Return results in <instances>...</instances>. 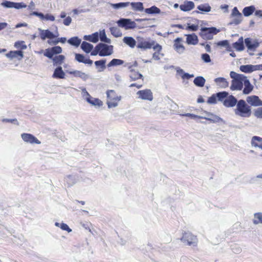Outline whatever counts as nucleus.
<instances>
[{
	"label": "nucleus",
	"instance_id": "052dcab7",
	"mask_svg": "<svg viewBox=\"0 0 262 262\" xmlns=\"http://www.w3.org/2000/svg\"><path fill=\"white\" fill-rule=\"evenodd\" d=\"M60 228L63 230L68 231L69 233L72 232V229H70L68 225L65 223H61Z\"/></svg>",
	"mask_w": 262,
	"mask_h": 262
},
{
	"label": "nucleus",
	"instance_id": "ddd939ff",
	"mask_svg": "<svg viewBox=\"0 0 262 262\" xmlns=\"http://www.w3.org/2000/svg\"><path fill=\"white\" fill-rule=\"evenodd\" d=\"M38 30L40 31V36L42 40H44L46 38L53 39L57 37V35H54L49 30H42L40 28H38Z\"/></svg>",
	"mask_w": 262,
	"mask_h": 262
},
{
	"label": "nucleus",
	"instance_id": "e2e57ef3",
	"mask_svg": "<svg viewBox=\"0 0 262 262\" xmlns=\"http://www.w3.org/2000/svg\"><path fill=\"white\" fill-rule=\"evenodd\" d=\"M99 54H100V51H99V48H98V45H97L94 49L91 52V55L92 56H96L97 55H99Z\"/></svg>",
	"mask_w": 262,
	"mask_h": 262
},
{
	"label": "nucleus",
	"instance_id": "603ef678",
	"mask_svg": "<svg viewBox=\"0 0 262 262\" xmlns=\"http://www.w3.org/2000/svg\"><path fill=\"white\" fill-rule=\"evenodd\" d=\"M187 25H188L186 28V29L189 31H196L199 28V26L198 25H191L190 24H188Z\"/></svg>",
	"mask_w": 262,
	"mask_h": 262
},
{
	"label": "nucleus",
	"instance_id": "6e6d98bb",
	"mask_svg": "<svg viewBox=\"0 0 262 262\" xmlns=\"http://www.w3.org/2000/svg\"><path fill=\"white\" fill-rule=\"evenodd\" d=\"M14 46L17 48H20L22 50H25L27 48V46L24 44V42L17 41L15 43Z\"/></svg>",
	"mask_w": 262,
	"mask_h": 262
},
{
	"label": "nucleus",
	"instance_id": "aec40b11",
	"mask_svg": "<svg viewBox=\"0 0 262 262\" xmlns=\"http://www.w3.org/2000/svg\"><path fill=\"white\" fill-rule=\"evenodd\" d=\"M75 59L79 62L85 64L92 65L93 63V61L90 58H86L83 55L79 53L75 54Z\"/></svg>",
	"mask_w": 262,
	"mask_h": 262
},
{
	"label": "nucleus",
	"instance_id": "473e14b6",
	"mask_svg": "<svg viewBox=\"0 0 262 262\" xmlns=\"http://www.w3.org/2000/svg\"><path fill=\"white\" fill-rule=\"evenodd\" d=\"M93 45L86 42L83 41L81 45V49L86 53H89L93 49Z\"/></svg>",
	"mask_w": 262,
	"mask_h": 262
},
{
	"label": "nucleus",
	"instance_id": "dca6fc26",
	"mask_svg": "<svg viewBox=\"0 0 262 262\" xmlns=\"http://www.w3.org/2000/svg\"><path fill=\"white\" fill-rule=\"evenodd\" d=\"M247 102L250 105L254 106H262V101L257 96H248L247 98Z\"/></svg>",
	"mask_w": 262,
	"mask_h": 262
},
{
	"label": "nucleus",
	"instance_id": "9b49d317",
	"mask_svg": "<svg viewBox=\"0 0 262 262\" xmlns=\"http://www.w3.org/2000/svg\"><path fill=\"white\" fill-rule=\"evenodd\" d=\"M22 139L24 142L30 144H40L41 142L33 135L28 133H23L21 135Z\"/></svg>",
	"mask_w": 262,
	"mask_h": 262
},
{
	"label": "nucleus",
	"instance_id": "0e129e2a",
	"mask_svg": "<svg viewBox=\"0 0 262 262\" xmlns=\"http://www.w3.org/2000/svg\"><path fill=\"white\" fill-rule=\"evenodd\" d=\"M2 121L4 122H10V123H13L14 124H16V125L18 124V122L17 119H3Z\"/></svg>",
	"mask_w": 262,
	"mask_h": 262
},
{
	"label": "nucleus",
	"instance_id": "f8f14e48",
	"mask_svg": "<svg viewBox=\"0 0 262 262\" xmlns=\"http://www.w3.org/2000/svg\"><path fill=\"white\" fill-rule=\"evenodd\" d=\"M137 95L143 100L151 101L153 99L152 93L151 91L148 89L139 91L137 92Z\"/></svg>",
	"mask_w": 262,
	"mask_h": 262
},
{
	"label": "nucleus",
	"instance_id": "09e8293b",
	"mask_svg": "<svg viewBox=\"0 0 262 262\" xmlns=\"http://www.w3.org/2000/svg\"><path fill=\"white\" fill-rule=\"evenodd\" d=\"M110 31L111 34L116 37H118L122 36V33L121 31L117 27L110 28Z\"/></svg>",
	"mask_w": 262,
	"mask_h": 262
},
{
	"label": "nucleus",
	"instance_id": "1a4fd4ad",
	"mask_svg": "<svg viewBox=\"0 0 262 262\" xmlns=\"http://www.w3.org/2000/svg\"><path fill=\"white\" fill-rule=\"evenodd\" d=\"M1 5L5 8L8 9L15 8L16 9H20L27 7V5L24 3H15L7 0H4L1 4Z\"/></svg>",
	"mask_w": 262,
	"mask_h": 262
},
{
	"label": "nucleus",
	"instance_id": "58836bf2",
	"mask_svg": "<svg viewBox=\"0 0 262 262\" xmlns=\"http://www.w3.org/2000/svg\"><path fill=\"white\" fill-rule=\"evenodd\" d=\"M130 4V2H121L116 4L110 3V5L112 8L115 9H119L128 6Z\"/></svg>",
	"mask_w": 262,
	"mask_h": 262
},
{
	"label": "nucleus",
	"instance_id": "4468645a",
	"mask_svg": "<svg viewBox=\"0 0 262 262\" xmlns=\"http://www.w3.org/2000/svg\"><path fill=\"white\" fill-rule=\"evenodd\" d=\"M237 102L238 101L234 96L229 95L227 96L226 98L224 100L223 104L227 107H232L237 104Z\"/></svg>",
	"mask_w": 262,
	"mask_h": 262
},
{
	"label": "nucleus",
	"instance_id": "de8ad7c7",
	"mask_svg": "<svg viewBox=\"0 0 262 262\" xmlns=\"http://www.w3.org/2000/svg\"><path fill=\"white\" fill-rule=\"evenodd\" d=\"M197 9L202 12H209L211 11V8L208 4H204L199 5Z\"/></svg>",
	"mask_w": 262,
	"mask_h": 262
},
{
	"label": "nucleus",
	"instance_id": "79ce46f5",
	"mask_svg": "<svg viewBox=\"0 0 262 262\" xmlns=\"http://www.w3.org/2000/svg\"><path fill=\"white\" fill-rule=\"evenodd\" d=\"M105 59H102L100 60H97L95 62V64L97 68H100V70H98L99 72L103 71L105 69Z\"/></svg>",
	"mask_w": 262,
	"mask_h": 262
},
{
	"label": "nucleus",
	"instance_id": "49530a36",
	"mask_svg": "<svg viewBox=\"0 0 262 262\" xmlns=\"http://www.w3.org/2000/svg\"><path fill=\"white\" fill-rule=\"evenodd\" d=\"M215 95L218 100L223 102L224 100L226 98L227 96H228L229 94L227 92L223 91L217 93Z\"/></svg>",
	"mask_w": 262,
	"mask_h": 262
},
{
	"label": "nucleus",
	"instance_id": "680f3d73",
	"mask_svg": "<svg viewBox=\"0 0 262 262\" xmlns=\"http://www.w3.org/2000/svg\"><path fill=\"white\" fill-rule=\"evenodd\" d=\"M182 116H186L191 118L192 119H196V118H201V116H198L193 114L190 113H186L183 114H180Z\"/></svg>",
	"mask_w": 262,
	"mask_h": 262
},
{
	"label": "nucleus",
	"instance_id": "6ab92c4d",
	"mask_svg": "<svg viewBox=\"0 0 262 262\" xmlns=\"http://www.w3.org/2000/svg\"><path fill=\"white\" fill-rule=\"evenodd\" d=\"M70 74L73 75L75 77H79L82 79L83 80H86L89 76L88 74H85L84 72H82L80 71L74 70L71 71H67Z\"/></svg>",
	"mask_w": 262,
	"mask_h": 262
},
{
	"label": "nucleus",
	"instance_id": "bf43d9fd",
	"mask_svg": "<svg viewBox=\"0 0 262 262\" xmlns=\"http://www.w3.org/2000/svg\"><path fill=\"white\" fill-rule=\"evenodd\" d=\"M202 60L206 63L209 62L211 61L210 57L209 54L207 53H204L202 54Z\"/></svg>",
	"mask_w": 262,
	"mask_h": 262
},
{
	"label": "nucleus",
	"instance_id": "f3484780",
	"mask_svg": "<svg viewBox=\"0 0 262 262\" xmlns=\"http://www.w3.org/2000/svg\"><path fill=\"white\" fill-rule=\"evenodd\" d=\"M245 43L248 49L251 51H255L259 46V43L258 41L256 40L252 41V39L250 38H246L245 39Z\"/></svg>",
	"mask_w": 262,
	"mask_h": 262
},
{
	"label": "nucleus",
	"instance_id": "774afa93",
	"mask_svg": "<svg viewBox=\"0 0 262 262\" xmlns=\"http://www.w3.org/2000/svg\"><path fill=\"white\" fill-rule=\"evenodd\" d=\"M47 20L54 21L55 20V17L50 14H47L45 15V19Z\"/></svg>",
	"mask_w": 262,
	"mask_h": 262
},
{
	"label": "nucleus",
	"instance_id": "bb28decb",
	"mask_svg": "<svg viewBox=\"0 0 262 262\" xmlns=\"http://www.w3.org/2000/svg\"><path fill=\"white\" fill-rule=\"evenodd\" d=\"M251 145L255 147L262 149V138L258 136H253L251 140Z\"/></svg>",
	"mask_w": 262,
	"mask_h": 262
},
{
	"label": "nucleus",
	"instance_id": "338daca9",
	"mask_svg": "<svg viewBox=\"0 0 262 262\" xmlns=\"http://www.w3.org/2000/svg\"><path fill=\"white\" fill-rule=\"evenodd\" d=\"M72 22V18L70 16H68L63 20V23L66 26H69Z\"/></svg>",
	"mask_w": 262,
	"mask_h": 262
},
{
	"label": "nucleus",
	"instance_id": "37998d69",
	"mask_svg": "<svg viewBox=\"0 0 262 262\" xmlns=\"http://www.w3.org/2000/svg\"><path fill=\"white\" fill-rule=\"evenodd\" d=\"M124 63V61L119 59H113L107 65L108 67H115L122 65Z\"/></svg>",
	"mask_w": 262,
	"mask_h": 262
},
{
	"label": "nucleus",
	"instance_id": "a18cd8bd",
	"mask_svg": "<svg viewBox=\"0 0 262 262\" xmlns=\"http://www.w3.org/2000/svg\"><path fill=\"white\" fill-rule=\"evenodd\" d=\"M99 37L100 38V40L103 42L110 43L111 42V40L110 38H108L106 37L105 32L104 30L100 32V34H99Z\"/></svg>",
	"mask_w": 262,
	"mask_h": 262
},
{
	"label": "nucleus",
	"instance_id": "2eb2a0df",
	"mask_svg": "<svg viewBox=\"0 0 262 262\" xmlns=\"http://www.w3.org/2000/svg\"><path fill=\"white\" fill-rule=\"evenodd\" d=\"M182 38L178 37L174 40L173 48L179 53L182 54L185 51L184 46L181 43Z\"/></svg>",
	"mask_w": 262,
	"mask_h": 262
},
{
	"label": "nucleus",
	"instance_id": "f704fd0d",
	"mask_svg": "<svg viewBox=\"0 0 262 262\" xmlns=\"http://www.w3.org/2000/svg\"><path fill=\"white\" fill-rule=\"evenodd\" d=\"M206 80L202 76H197L194 79V84L198 87H203L204 86Z\"/></svg>",
	"mask_w": 262,
	"mask_h": 262
},
{
	"label": "nucleus",
	"instance_id": "c9c22d12",
	"mask_svg": "<svg viewBox=\"0 0 262 262\" xmlns=\"http://www.w3.org/2000/svg\"><path fill=\"white\" fill-rule=\"evenodd\" d=\"M65 59V56L63 55H59L55 56L53 58L54 66H58L61 64Z\"/></svg>",
	"mask_w": 262,
	"mask_h": 262
},
{
	"label": "nucleus",
	"instance_id": "c756f323",
	"mask_svg": "<svg viewBox=\"0 0 262 262\" xmlns=\"http://www.w3.org/2000/svg\"><path fill=\"white\" fill-rule=\"evenodd\" d=\"M233 47L238 51H242L244 49L243 37H241L238 40L233 43Z\"/></svg>",
	"mask_w": 262,
	"mask_h": 262
},
{
	"label": "nucleus",
	"instance_id": "5701e85b",
	"mask_svg": "<svg viewBox=\"0 0 262 262\" xmlns=\"http://www.w3.org/2000/svg\"><path fill=\"white\" fill-rule=\"evenodd\" d=\"M243 85L245 86L243 91L244 94H249L253 89V86L250 83V81L247 78L246 76L244 79Z\"/></svg>",
	"mask_w": 262,
	"mask_h": 262
},
{
	"label": "nucleus",
	"instance_id": "ea45409f",
	"mask_svg": "<svg viewBox=\"0 0 262 262\" xmlns=\"http://www.w3.org/2000/svg\"><path fill=\"white\" fill-rule=\"evenodd\" d=\"M253 223L255 225L262 224V212H257L254 214Z\"/></svg>",
	"mask_w": 262,
	"mask_h": 262
},
{
	"label": "nucleus",
	"instance_id": "e433bc0d",
	"mask_svg": "<svg viewBox=\"0 0 262 262\" xmlns=\"http://www.w3.org/2000/svg\"><path fill=\"white\" fill-rule=\"evenodd\" d=\"M64 181L67 183L68 186L70 187L73 186L74 184H75V183L76 182V179L75 178V176L69 175L65 178Z\"/></svg>",
	"mask_w": 262,
	"mask_h": 262
},
{
	"label": "nucleus",
	"instance_id": "864d4df0",
	"mask_svg": "<svg viewBox=\"0 0 262 262\" xmlns=\"http://www.w3.org/2000/svg\"><path fill=\"white\" fill-rule=\"evenodd\" d=\"M234 18L232 20L231 22L230 23V25H238L242 20V17L235 16Z\"/></svg>",
	"mask_w": 262,
	"mask_h": 262
},
{
	"label": "nucleus",
	"instance_id": "7ed1b4c3",
	"mask_svg": "<svg viewBox=\"0 0 262 262\" xmlns=\"http://www.w3.org/2000/svg\"><path fill=\"white\" fill-rule=\"evenodd\" d=\"M107 102L108 108L115 107L118 106V103L121 100V96H118L114 90H110L106 92Z\"/></svg>",
	"mask_w": 262,
	"mask_h": 262
},
{
	"label": "nucleus",
	"instance_id": "20e7f679",
	"mask_svg": "<svg viewBox=\"0 0 262 262\" xmlns=\"http://www.w3.org/2000/svg\"><path fill=\"white\" fill-rule=\"evenodd\" d=\"M219 32L215 27H203L201 29L200 36L204 39L210 40L213 38V34H216Z\"/></svg>",
	"mask_w": 262,
	"mask_h": 262
},
{
	"label": "nucleus",
	"instance_id": "8fccbe9b",
	"mask_svg": "<svg viewBox=\"0 0 262 262\" xmlns=\"http://www.w3.org/2000/svg\"><path fill=\"white\" fill-rule=\"evenodd\" d=\"M54 54L53 53L50 48L46 49L44 53L45 56L53 60V58L54 57Z\"/></svg>",
	"mask_w": 262,
	"mask_h": 262
},
{
	"label": "nucleus",
	"instance_id": "6e6552de",
	"mask_svg": "<svg viewBox=\"0 0 262 262\" xmlns=\"http://www.w3.org/2000/svg\"><path fill=\"white\" fill-rule=\"evenodd\" d=\"M137 42V48L142 49H148L152 48L155 42L154 41H149L141 37L136 38Z\"/></svg>",
	"mask_w": 262,
	"mask_h": 262
},
{
	"label": "nucleus",
	"instance_id": "69168bd1",
	"mask_svg": "<svg viewBox=\"0 0 262 262\" xmlns=\"http://www.w3.org/2000/svg\"><path fill=\"white\" fill-rule=\"evenodd\" d=\"M82 91V97L85 98L86 99V98H88V97H90L91 96L89 94V93L87 92L85 88H80Z\"/></svg>",
	"mask_w": 262,
	"mask_h": 262
},
{
	"label": "nucleus",
	"instance_id": "c85d7f7f",
	"mask_svg": "<svg viewBox=\"0 0 262 262\" xmlns=\"http://www.w3.org/2000/svg\"><path fill=\"white\" fill-rule=\"evenodd\" d=\"M123 42L126 44L131 48H134L136 45L137 41L135 39L130 36H125L123 39Z\"/></svg>",
	"mask_w": 262,
	"mask_h": 262
},
{
	"label": "nucleus",
	"instance_id": "39448f33",
	"mask_svg": "<svg viewBox=\"0 0 262 262\" xmlns=\"http://www.w3.org/2000/svg\"><path fill=\"white\" fill-rule=\"evenodd\" d=\"M117 24L119 27L125 30L134 29L137 27L136 23L129 18H120L117 21Z\"/></svg>",
	"mask_w": 262,
	"mask_h": 262
},
{
	"label": "nucleus",
	"instance_id": "b1692460",
	"mask_svg": "<svg viewBox=\"0 0 262 262\" xmlns=\"http://www.w3.org/2000/svg\"><path fill=\"white\" fill-rule=\"evenodd\" d=\"M52 77L57 79H64L65 78V73L63 71L61 67L58 66L55 69Z\"/></svg>",
	"mask_w": 262,
	"mask_h": 262
},
{
	"label": "nucleus",
	"instance_id": "cd10ccee",
	"mask_svg": "<svg viewBox=\"0 0 262 262\" xmlns=\"http://www.w3.org/2000/svg\"><path fill=\"white\" fill-rule=\"evenodd\" d=\"M128 69L130 71V74H129V77L130 78L131 80L133 81L136 80L137 79L142 78L143 75L139 73L138 72H136L134 71L132 69V66H128Z\"/></svg>",
	"mask_w": 262,
	"mask_h": 262
},
{
	"label": "nucleus",
	"instance_id": "7c9ffc66",
	"mask_svg": "<svg viewBox=\"0 0 262 262\" xmlns=\"http://www.w3.org/2000/svg\"><path fill=\"white\" fill-rule=\"evenodd\" d=\"M129 5L134 11L142 12L144 10L143 4L141 2H132Z\"/></svg>",
	"mask_w": 262,
	"mask_h": 262
},
{
	"label": "nucleus",
	"instance_id": "0eeeda50",
	"mask_svg": "<svg viewBox=\"0 0 262 262\" xmlns=\"http://www.w3.org/2000/svg\"><path fill=\"white\" fill-rule=\"evenodd\" d=\"M181 241L187 245L195 246L197 243V238L190 232H185L183 234Z\"/></svg>",
	"mask_w": 262,
	"mask_h": 262
},
{
	"label": "nucleus",
	"instance_id": "13d9d810",
	"mask_svg": "<svg viewBox=\"0 0 262 262\" xmlns=\"http://www.w3.org/2000/svg\"><path fill=\"white\" fill-rule=\"evenodd\" d=\"M216 95L213 94L208 98L207 102L209 104H215L216 103Z\"/></svg>",
	"mask_w": 262,
	"mask_h": 262
},
{
	"label": "nucleus",
	"instance_id": "412c9836",
	"mask_svg": "<svg viewBox=\"0 0 262 262\" xmlns=\"http://www.w3.org/2000/svg\"><path fill=\"white\" fill-rule=\"evenodd\" d=\"M194 7V4L191 1H186L184 4L180 6V9L183 11H189L193 9Z\"/></svg>",
	"mask_w": 262,
	"mask_h": 262
},
{
	"label": "nucleus",
	"instance_id": "3c124183",
	"mask_svg": "<svg viewBox=\"0 0 262 262\" xmlns=\"http://www.w3.org/2000/svg\"><path fill=\"white\" fill-rule=\"evenodd\" d=\"M53 53L55 54H60L62 52V48L59 46H55L50 48Z\"/></svg>",
	"mask_w": 262,
	"mask_h": 262
},
{
	"label": "nucleus",
	"instance_id": "4c0bfd02",
	"mask_svg": "<svg viewBox=\"0 0 262 262\" xmlns=\"http://www.w3.org/2000/svg\"><path fill=\"white\" fill-rule=\"evenodd\" d=\"M144 11L146 13L149 14H159L161 12L160 9L155 6L145 9Z\"/></svg>",
	"mask_w": 262,
	"mask_h": 262
},
{
	"label": "nucleus",
	"instance_id": "5fc2aeb1",
	"mask_svg": "<svg viewBox=\"0 0 262 262\" xmlns=\"http://www.w3.org/2000/svg\"><path fill=\"white\" fill-rule=\"evenodd\" d=\"M232 17L238 16V17H242V14L239 12L237 7H234L232 9V11L231 14Z\"/></svg>",
	"mask_w": 262,
	"mask_h": 262
},
{
	"label": "nucleus",
	"instance_id": "4d7b16f0",
	"mask_svg": "<svg viewBox=\"0 0 262 262\" xmlns=\"http://www.w3.org/2000/svg\"><path fill=\"white\" fill-rule=\"evenodd\" d=\"M254 115L257 118H262V107L255 110Z\"/></svg>",
	"mask_w": 262,
	"mask_h": 262
},
{
	"label": "nucleus",
	"instance_id": "a878e982",
	"mask_svg": "<svg viewBox=\"0 0 262 262\" xmlns=\"http://www.w3.org/2000/svg\"><path fill=\"white\" fill-rule=\"evenodd\" d=\"M186 42L188 45H195L198 42V36L194 34L186 35Z\"/></svg>",
	"mask_w": 262,
	"mask_h": 262
},
{
	"label": "nucleus",
	"instance_id": "393cba45",
	"mask_svg": "<svg viewBox=\"0 0 262 262\" xmlns=\"http://www.w3.org/2000/svg\"><path fill=\"white\" fill-rule=\"evenodd\" d=\"M83 39L93 43H96L99 40V33L95 32L91 35H86L83 36Z\"/></svg>",
	"mask_w": 262,
	"mask_h": 262
},
{
	"label": "nucleus",
	"instance_id": "c03bdc74",
	"mask_svg": "<svg viewBox=\"0 0 262 262\" xmlns=\"http://www.w3.org/2000/svg\"><path fill=\"white\" fill-rule=\"evenodd\" d=\"M239 69L242 72L246 73H250L253 72L252 64L241 66Z\"/></svg>",
	"mask_w": 262,
	"mask_h": 262
},
{
	"label": "nucleus",
	"instance_id": "a211bd4d",
	"mask_svg": "<svg viewBox=\"0 0 262 262\" xmlns=\"http://www.w3.org/2000/svg\"><path fill=\"white\" fill-rule=\"evenodd\" d=\"M6 56L10 59L17 58L20 60L23 58L24 55L21 51H14L9 52L6 54Z\"/></svg>",
	"mask_w": 262,
	"mask_h": 262
},
{
	"label": "nucleus",
	"instance_id": "4be33fe9",
	"mask_svg": "<svg viewBox=\"0 0 262 262\" xmlns=\"http://www.w3.org/2000/svg\"><path fill=\"white\" fill-rule=\"evenodd\" d=\"M217 86L220 88L224 89L228 86L229 83L227 80L223 77H219L214 79Z\"/></svg>",
	"mask_w": 262,
	"mask_h": 262
},
{
	"label": "nucleus",
	"instance_id": "f257e3e1",
	"mask_svg": "<svg viewBox=\"0 0 262 262\" xmlns=\"http://www.w3.org/2000/svg\"><path fill=\"white\" fill-rule=\"evenodd\" d=\"M234 113L236 115L241 117L249 118L252 114L251 107L246 103L245 100H239L236 104Z\"/></svg>",
	"mask_w": 262,
	"mask_h": 262
},
{
	"label": "nucleus",
	"instance_id": "423d86ee",
	"mask_svg": "<svg viewBox=\"0 0 262 262\" xmlns=\"http://www.w3.org/2000/svg\"><path fill=\"white\" fill-rule=\"evenodd\" d=\"M97 45L100 51V56H107L113 53L114 47L113 46L102 42L99 43Z\"/></svg>",
	"mask_w": 262,
	"mask_h": 262
},
{
	"label": "nucleus",
	"instance_id": "f03ea898",
	"mask_svg": "<svg viewBox=\"0 0 262 262\" xmlns=\"http://www.w3.org/2000/svg\"><path fill=\"white\" fill-rule=\"evenodd\" d=\"M230 76L232 78L230 89L232 91H240L243 88V83L246 76L243 74H237L234 71H231Z\"/></svg>",
	"mask_w": 262,
	"mask_h": 262
},
{
	"label": "nucleus",
	"instance_id": "2f4dec72",
	"mask_svg": "<svg viewBox=\"0 0 262 262\" xmlns=\"http://www.w3.org/2000/svg\"><path fill=\"white\" fill-rule=\"evenodd\" d=\"M256 11L255 6L251 5L245 7L243 10V13L245 16L248 17L252 15Z\"/></svg>",
	"mask_w": 262,
	"mask_h": 262
},
{
	"label": "nucleus",
	"instance_id": "72a5a7b5",
	"mask_svg": "<svg viewBox=\"0 0 262 262\" xmlns=\"http://www.w3.org/2000/svg\"><path fill=\"white\" fill-rule=\"evenodd\" d=\"M86 100L89 103L91 104L94 106H100L102 105V101L98 98H94L92 97H88V98H86Z\"/></svg>",
	"mask_w": 262,
	"mask_h": 262
},
{
	"label": "nucleus",
	"instance_id": "9d476101",
	"mask_svg": "<svg viewBox=\"0 0 262 262\" xmlns=\"http://www.w3.org/2000/svg\"><path fill=\"white\" fill-rule=\"evenodd\" d=\"M205 113L206 114V116H201V119L210 121L212 123H214L219 122H222L224 124L225 123V121L219 116L210 113L206 112Z\"/></svg>",
	"mask_w": 262,
	"mask_h": 262
},
{
	"label": "nucleus",
	"instance_id": "a19ab883",
	"mask_svg": "<svg viewBox=\"0 0 262 262\" xmlns=\"http://www.w3.org/2000/svg\"><path fill=\"white\" fill-rule=\"evenodd\" d=\"M81 42V40L77 36L71 37L68 40V42L69 44L75 46L76 47H78Z\"/></svg>",
	"mask_w": 262,
	"mask_h": 262
}]
</instances>
